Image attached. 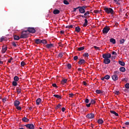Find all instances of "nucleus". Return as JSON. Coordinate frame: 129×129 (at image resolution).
<instances>
[{
  "instance_id": "obj_1",
  "label": "nucleus",
  "mask_w": 129,
  "mask_h": 129,
  "mask_svg": "<svg viewBox=\"0 0 129 129\" xmlns=\"http://www.w3.org/2000/svg\"><path fill=\"white\" fill-rule=\"evenodd\" d=\"M28 31H23L20 35V39H27L28 38Z\"/></svg>"
},
{
  "instance_id": "obj_2",
  "label": "nucleus",
  "mask_w": 129,
  "mask_h": 129,
  "mask_svg": "<svg viewBox=\"0 0 129 129\" xmlns=\"http://www.w3.org/2000/svg\"><path fill=\"white\" fill-rule=\"evenodd\" d=\"M86 8H87V6H79L78 7V9H79V11L81 14H85V9H86Z\"/></svg>"
},
{
  "instance_id": "obj_3",
  "label": "nucleus",
  "mask_w": 129,
  "mask_h": 129,
  "mask_svg": "<svg viewBox=\"0 0 129 129\" xmlns=\"http://www.w3.org/2000/svg\"><path fill=\"white\" fill-rule=\"evenodd\" d=\"M102 57H103V58H104V59H109L110 58L113 59V56H111V54H110V53L103 54Z\"/></svg>"
},
{
  "instance_id": "obj_4",
  "label": "nucleus",
  "mask_w": 129,
  "mask_h": 129,
  "mask_svg": "<svg viewBox=\"0 0 129 129\" xmlns=\"http://www.w3.org/2000/svg\"><path fill=\"white\" fill-rule=\"evenodd\" d=\"M104 11L107 14H111V15H113V10L111 8H106L104 9Z\"/></svg>"
},
{
  "instance_id": "obj_5",
  "label": "nucleus",
  "mask_w": 129,
  "mask_h": 129,
  "mask_svg": "<svg viewBox=\"0 0 129 129\" xmlns=\"http://www.w3.org/2000/svg\"><path fill=\"white\" fill-rule=\"evenodd\" d=\"M110 30V28L108 26L105 27L102 30L103 34H107L108 32H109V30Z\"/></svg>"
},
{
  "instance_id": "obj_6",
  "label": "nucleus",
  "mask_w": 129,
  "mask_h": 129,
  "mask_svg": "<svg viewBox=\"0 0 129 129\" xmlns=\"http://www.w3.org/2000/svg\"><path fill=\"white\" fill-rule=\"evenodd\" d=\"M27 32H29V33H32V34H34V33H36V30L34 27H28L27 28Z\"/></svg>"
},
{
  "instance_id": "obj_7",
  "label": "nucleus",
  "mask_w": 129,
  "mask_h": 129,
  "mask_svg": "<svg viewBox=\"0 0 129 129\" xmlns=\"http://www.w3.org/2000/svg\"><path fill=\"white\" fill-rule=\"evenodd\" d=\"M25 126L29 129H34L35 128V125L33 123L27 124L25 125Z\"/></svg>"
},
{
  "instance_id": "obj_8",
  "label": "nucleus",
  "mask_w": 129,
  "mask_h": 129,
  "mask_svg": "<svg viewBox=\"0 0 129 129\" xmlns=\"http://www.w3.org/2000/svg\"><path fill=\"white\" fill-rule=\"evenodd\" d=\"M86 117H87V118H88L89 119H91L92 118H94V113L88 114L86 115Z\"/></svg>"
},
{
  "instance_id": "obj_9",
  "label": "nucleus",
  "mask_w": 129,
  "mask_h": 129,
  "mask_svg": "<svg viewBox=\"0 0 129 129\" xmlns=\"http://www.w3.org/2000/svg\"><path fill=\"white\" fill-rule=\"evenodd\" d=\"M112 79L113 81H116L118 79V77L117 75H113L112 76Z\"/></svg>"
},
{
  "instance_id": "obj_10",
  "label": "nucleus",
  "mask_w": 129,
  "mask_h": 129,
  "mask_svg": "<svg viewBox=\"0 0 129 129\" xmlns=\"http://www.w3.org/2000/svg\"><path fill=\"white\" fill-rule=\"evenodd\" d=\"M86 62V61H85V59H80L79 61H78V64H79V65H82L85 64Z\"/></svg>"
},
{
  "instance_id": "obj_11",
  "label": "nucleus",
  "mask_w": 129,
  "mask_h": 129,
  "mask_svg": "<svg viewBox=\"0 0 129 129\" xmlns=\"http://www.w3.org/2000/svg\"><path fill=\"white\" fill-rule=\"evenodd\" d=\"M16 91H17V92L18 93V94H20L22 92V89L21 88V87H17L16 88Z\"/></svg>"
},
{
  "instance_id": "obj_12",
  "label": "nucleus",
  "mask_w": 129,
  "mask_h": 129,
  "mask_svg": "<svg viewBox=\"0 0 129 129\" xmlns=\"http://www.w3.org/2000/svg\"><path fill=\"white\" fill-rule=\"evenodd\" d=\"M35 44H37L38 45L40 44H42V40L39 39H36L34 40Z\"/></svg>"
},
{
  "instance_id": "obj_13",
  "label": "nucleus",
  "mask_w": 129,
  "mask_h": 129,
  "mask_svg": "<svg viewBox=\"0 0 129 129\" xmlns=\"http://www.w3.org/2000/svg\"><path fill=\"white\" fill-rule=\"evenodd\" d=\"M104 64H109L110 63V59L109 58H104Z\"/></svg>"
},
{
  "instance_id": "obj_14",
  "label": "nucleus",
  "mask_w": 129,
  "mask_h": 129,
  "mask_svg": "<svg viewBox=\"0 0 129 129\" xmlns=\"http://www.w3.org/2000/svg\"><path fill=\"white\" fill-rule=\"evenodd\" d=\"M22 120L23 122H28V121H29L30 119L26 117H24L22 118Z\"/></svg>"
},
{
  "instance_id": "obj_15",
  "label": "nucleus",
  "mask_w": 129,
  "mask_h": 129,
  "mask_svg": "<svg viewBox=\"0 0 129 129\" xmlns=\"http://www.w3.org/2000/svg\"><path fill=\"white\" fill-rule=\"evenodd\" d=\"M46 47L47 48V49H51V48L53 47V44H48L46 45Z\"/></svg>"
},
{
  "instance_id": "obj_16",
  "label": "nucleus",
  "mask_w": 129,
  "mask_h": 129,
  "mask_svg": "<svg viewBox=\"0 0 129 129\" xmlns=\"http://www.w3.org/2000/svg\"><path fill=\"white\" fill-rule=\"evenodd\" d=\"M8 50V47L4 46L2 48V53H5Z\"/></svg>"
},
{
  "instance_id": "obj_17",
  "label": "nucleus",
  "mask_w": 129,
  "mask_h": 129,
  "mask_svg": "<svg viewBox=\"0 0 129 129\" xmlns=\"http://www.w3.org/2000/svg\"><path fill=\"white\" fill-rule=\"evenodd\" d=\"M68 80L66 79H63L61 81V84H62V85H64L66 83H67Z\"/></svg>"
},
{
  "instance_id": "obj_18",
  "label": "nucleus",
  "mask_w": 129,
  "mask_h": 129,
  "mask_svg": "<svg viewBox=\"0 0 129 129\" xmlns=\"http://www.w3.org/2000/svg\"><path fill=\"white\" fill-rule=\"evenodd\" d=\"M20 105V102L18 100H15L14 102V106L15 107L19 106Z\"/></svg>"
},
{
  "instance_id": "obj_19",
  "label": "nucleus",
  "mask_w": 129,
  "mask_h": 129,
  "mask_svg": "<svg viewBox=\"0 0 129 129\" xmlns=\"http://www.w3.org/2000/svg\"><path fill=\"white\" fill-rule=\"evenodd\" d=\"M41 101H42V99L41 98H38L36 101V105H39L41 103Z\"/></svg>"
},
{
  "instance_id": "obj_20",
  "label": "nucleus",
  "mask_w": 129,
  "mask_h": 129,
  "mask_svg": "<svg viewBox=\"0 0 129 129\" xmlns=\"http://www.w3.org/2000/svg\"><path fill=\"white\" fill-rule=\"evenodd\" d=\"M53 13L54 15H58V14H60V11L56 9L53 11Z\"/></svg>"
},
{
  "instance_id": "obj_21",
  "label": "nucleus",
  "mask_w": 129,
  "mask_h": 129,
  "mask_svg": "<svg viewBox=\"0 0 129 129\" xmlns=\"http://www.w3.org/2000/svg\"><path fill=\"white\" fill-rule=\"evenodd\" d=\"M87 15H89V11L86 12V13H85L84 14V16H83V15H80V17H82V18H86V17L85 16H87Z\"/></svg>"
},
{
  "instance_id": "obj_22",
  "label": "nucleus",
  "mask_w": 129,
  "mask_h": 129,
  "mask_svg": "<svg viewBox=\"0 0 129 129\" xmlns=\"http://www.w3.org/2000/svg\"><path fill=\"white\" fill-rule=\"evenodd\" d=\"M53 96L54 97H56V98H58L59 99H62V96L61 95L54 94L53 95Z\"/></svg>"
},
{
  "instance_id": "obj_23",
  "label": "nucleus",
  "mask_w": 129,
  "mask_h": 129,
  "mask_svg": "<svg viewBox=\"0 0 129 129\" xmlns=\"http://www.w3.org/2000/svg\"><path fill=\"white\" fill-rule=\"evenodd\" d=\"M14 40H17V41H19V40H20V39H21V37H20V36H18V35H14Z\"/></svg>"
},
{
  "instance_id": "obj_24",
  "label": "nucleus",
  "mask_w": 129,
  "mask_h": 129,
  "mask_svg": "<svg viewBox=\"0 0 129 129\" xmlns=\"http://www.w3.org/2000/svg\"><path fill=\"white\" fill-rule=\"evenodd\" d=\"M110 113H112V114H114V115H115L116 116H118V113H116L114 111L111 110L110 111Z\"/></svg>"
},
{
  "instance_id": "obj_25",
  "label": "nucleus",
  "mask_w": 129,
  "mask_h": 129,
  "mask_svg": "<svg viewBox=\"0 0 129 129\" xmlns=\"http://www.w3.org/2000/svg\"><path fill=\"white\" fill-rule=\"evenodd\" d=\"M118 63L121 66H124L125 65V63L124 62L121 61V60H119Z\"/></svg>"
},
{
  "instance_id": "obj_26",
  "label": "nucleus",
  "mask_w": 129,
  "mask_h": 129,
  "mask_svg": "<svg viewBox=\"0 0 129 129\" xmlns=\"http://www.w3.org/2000/svg\"><path fill=\"white\" fill-rule=\"evenodd\" d=\"M88 25V21L86 19H85V23L83 24V27H86Z\"/></svg>"
},
{
  "instance_id": "obj_27",
  "label": "nucleus",
  "mask_w": 129,
  "mask_h": 129,
  "mask_svg": "<svg viewBox=\"0 0 129 129\" xmlns=\"http://www.w3.org/2000/svg\"><path fill=\"white\" fill-rule=\"evenodd\" d=\"M97 122L99 123V124H102L103 123V120L99 119L98 120Z\"/></svg>"
},
{
  "instance_id": "obj_28",
  "label": "nucleus",
  "mask_w": 129,
  "mask_h": 129,
  "mask_svg": "<svg viewBox=\"0 0 129 129\" xmlns=\"http://www.w3.org/2000/svg\"><path fill=\"white\" fill-rule=\"evenodd\" d=\"M75 30H76V32H77V33H79V32H80L81 31L80 27H79V26L76 27Z\"/></svg>"
},
{
  "instance_id": "obj_29",
  "label": "nucleus",
  "mask_w": 129,
  "mask_h": 129,
  "mask_svg": "<svg viewBox=\"0 0 129 129\" xmlns=\"http://www.w3.org/2000/svg\"><path fill=\"white\" fill-rule=\"evenodd\" d=\"M119 71H121V72H125V68L124 67H121L119 69Z\"/></svg>"
},
{
  "instance_id": "obj_30",
  "label": "nucleus",
  "mask_w": 129,
  "mask_h": 129,
  "mask_svg": "<svg viewBox=\"0 0 129 129\" xmlns=\"http://www.w3.org/2000/svg\"><path fill=\"white\" fill-rule=\"evenodd\" d=\"M110 43H112L113 44H115V39L113 38H111L110 39Z\"/></svg>"
},
{
  "instance_id": "obj_31",
  "label": "nucleus",
  "mask_w": 129,
  "mask_h": 129,
  "mask_svg": "<svg viewBox=\"0 0 129 129\" xmlns=\"http://www.w3.org/2000/svg\"><path fill=\"white\" fill-rule=\"evenodd\" d=\"M85 49V47L84 46H82V47H79L78 48V51H83V49Z\"/></svg>"
},
{
  "instance_id": "obj_32",
  "label": "nucleus",
  "mask_w": 129,
  "mask_h": 129,
  "mask_svg": "<svg viewBox=\"0 0 129 129\" xmlns=\"http://www.w3.org/2000/svg\"><path fill=\"white\" fill-rule=\"evenodd\" d=\"M104 78L106 80H108V79H109L110 78V76H109V75H107L104 76Z\"/></svg>"
},
{
  "instance_id": "obj_33",
  "label": "nucleus",
  "mask_w": 129,
  "mask_h": 129,
  "mask_svg": "<svg viewBox=\"0 0 129 129\" xmlns=\"http://www.w3.org/2000/svg\"><path fill=\"white\" fill-rule=\"evenodd\" d=\"M14 81H16V82L19 81V77H18V76L14 77Z\"/></svg>"
},
{
  "instance_id": "obj_34",
  "label": "nucleus",
  "mask_w": 129,
  "mask_h": 129,
  "mask_svg": "<svg viewBox=\"0 0 129 129\" xmlns=\"http://www.w3.org/2000/svg\"><path fill=\"white\" fill-rule=\"evenodd\" d=\"M12 85L13 86H17V85H18V83H17V81H14L12 82Z\"/></svg>"
},
{
  "instance_id": "obj_35",
  "label": "nucleus",
  "mask_w": 129,
  "mask_h": 129,
  "mask_svg": "<svg viewBox=\"0 0 129 129\" xmlns=\"http://www.w3.org/2000/svg\"><path fill=\"white\" fill-rule=\"evenodd\" d=\"M42 44H47V40L46 39L41 40Z\"/></svg>"
},
{
  "instance_id": "obj_36",
  "label": "nucleus",
  "mask_w": 129,
  "mask_h": 129,
  "mask_svg": "<svg viewBox=\"0 0 129 129\" xmlns=\"http://www.w3.org/2000/svg\"><path fill=\"white\" fill-rule=\"evenodd\" d=\"M96 92L98 94H100V93H102V91H101L100 90H96Z\"/></svg>"
},
{
  "instance_id": "obj_37",
  "label": "nucleus",
  "mask_w": 129,
  "mask_h": 129,
  "mask_svg": "<svg viewBox=\"0 0 129 129\" xmlns=\"http://www.w3.org/2000/svg\"><path fill=\"white\" fill-rule=\"evenodd\" d=\"M94 49H95V50H97L98 51H100V47H98L96 46H94Z\"/></svg>"
},
{
  "instance_id": "obj_38",
  "label": "nucleus",
  "mask_w": 129,
  "mask_h": 129,
  "mask_svg": "<svg viewBox=\"0 0 129 129\" xmlns=\"http://www.w3.org/2000/svg\"><path fill=\"white\" fill-rule=\"evenodd\" d=\"M67 29H72L73 28V25H68L66 27Z\"/></svg>"
},
{
  "instance_id": "obj_39",
  "label": "nucleus",
  "mask_w": 129,
  "mask_h": 129,
  "mask_svg": "<svg viewBox=\"0 0 129 129\" xmlns=\"http://www.w3.org/2000/svg\"><path fill=\"white\" fill-rule=\"evenodd\" d=\"M67 67H68V69H71V68L72 67V65H71V63H68L67 64Z\"/></svg>"
},
{
  "instance_id": "obj_40",
  "label": "nucleus",
  "mask_w": 129,
  "mask_h": 129,
  "mask_svg": "<svg viewBox=\"0 0 129 129\" xmlns=\"http://www.w3.org/2000/svg\"><path fill=\"white\" fill-rule=\"evenodd\" d=\"M95 102H96L95 100H94V99H92L91 100L90 103L91 104H95Z\"/></svg>"
},
{
  "instance_id": "obj_41",
  "label": "nucleus",
  "mask_w": 129,
  "mask_h": 129,
  "mask_svg": "<svg viewBox=\"0 0 129 129\" xmlns=\"http://www.w3.org/2000/svg\"><path fill=\"white\" fill-rule=\"evenodd\" d=\"M63 4L64 5H69V2H68V1L67 0H63Z\"/></svg>"
},
{
  "instance_id": "obj_42",
  "label": "nucleus",
  "mask_w": 129,
  "mask_h": 129,
  "mask_svg": "<svg viewBox=\"0 0 129 129\" xmlns=\"http://www.w3.org/2000/svg\"><path fill=\"white\" fill-rule=\"evenodd\" d=\"M125 88H126L127 89H129V84L128 83H126L125 85Z\"/></svg>"
},
{
  "instance_id": "obj_43",
  "label": "nucleus",
  "mask_w": 129,
  "mask_h": 129,
  "mask_svg": "<svg viewBox=\"0 0 129 129\" xmlns=\"http://www.w3.org/2000/svg\"><path fill=\"white\" fill-rule=\"evenodd\" d=\"M84 57H88L89 56V54H88V53H85L83 54Z\"/></svg>"
},
{
  "instance_id": "obj_44",
  "label": "nucleus",
  "mask_w": 129,
  "mask_h": 129,
  "mask_svg": "<svg viewBox=\"0 0 129 129\" xmlns=\"http://www.w3.org/2000/svg\"><path fill=\"white\" fill-rule=\"evenodd\" d=\"M16 108L18 110H22V107L21 106H16Z\"/></svg>"
},
{
  "instance_id": "obj_45",
  "label": "nucleus",
  "mask_w": 129,
  "mask_h": 129,
  "mask_svg": "<svg viewBox=\"0 0 129 129\" xmlns=\"http://www.w3.org/2000/svg\"><path fill=\"white\" fill-rule=\"evenodd\" d=\"M124 43V39H121L120 40V44H123Z\"/></svg>"
},
{
  "instance_id": "obj_46",
  "label": "nucleus",
  "mask_w": 129,
  "mask_h": 129,
  "mask_svg": "<svg viewBox=\"0 0 129 129\" xmlns=\"http://www.w3.org/2000/svg\"><path fill=\"white\" fill-rule=\"evenodd\" d=\"M63 56V53L60 52L58 54V57H60V58H62V56Z\"/></svg>"
},
{
  "instance_id": "obj_47",
  "label": "nucleus",
  "mask_w": 129,
  "mask_h": 129,
  "mask_svg": "<svg viewBox=\"0 0 129 129\" xmlns=\"http://www.w3.org/2000/svg\"><path fill=\"white\" fill-rule=\"evenodd\" d=\"M12 45H13L14 47H17V44H16V42H13L12 43Z\"/></svg>"
},
{
  "instance_id": "obj_48",
  "label": "nucleus",
  "mask_w": 129,
  "mask_h": 129,
  "mask_svg": "<svg viewBox=\"0 0 129 129\" xmlns=\"http://www.w3.org/2000/svg\"><path fill=\"white\" fill-rule=\"evenodd\" d=\"M60 107H61V104H58L56 106L55 109H58V108H60Z\"/></svg>"
},
{
  "instance_id": "obj_49",
  "label": "nucleus",
  "mask_w": 129,
  "mask_h": 129,
  "mask_svg": "<svg viewBox=\"0 0 129 129\" xmlns=\"http://www.w3.org/2000/svg\"><path fill=\"white\" fill-rule=\"evenodd\" d=\"M21 66L24 67V66L26 65V63L24 62V61H22L21 63Z\"/></svg>"
},
{
  "instance_id": "obj_50",
  "label": "nucleus",
  "mask_w": 129,
  "mask_h": 129,
  "mask_svg": "<svg viewBox=\"0 0 129 129\" xmlns=\"http://www.w3.org/2000/svg\"><path fill=\"white\" fill-rule=\"evenodd\" d=\"M2 101L3 102H6L7 101V98L5 97L4 98L2 99Z\"/></svg>"
},
{
  "instance_id": "obj_51",
  "label": "nucleus",
  "mask_w": 129,
  "mask_h": 129,
  "mask_svg": "<svg viewBox=\"0 0 129 129\" xmlns=\"http://www.w3.org/2000/svg\"><path fill=\"white\" fill-rule=\"evenodd\" d=\"M114 93L116 95H118V94H119V91H116L114 92Z\"/></svg>"
},
{
  "instance_id": "obj_52",
  "label": "nucleus",
  "mask_w": 129,
  "mask_h": 129,
  "mask_svg": "<svg viewBox=\"0 0 129 129\" xmlns=\"http://www.w3.org/2000/svg\"><path fill=\"white\" fill-rule=\"evenodd\" d=\"M53 87H55V88H58V87L57 86V85L56 84H52Z\"/></svg>"
},
{
  "instance_id": "obj_53",
  "label": "nucleus",
  "mask_w": 129,
  "mask_h": 129,
  "mask_svg": "<svg viewBox=\"0 0 129 129\" xmlns=\"http://www.w3.org/2000/svg\"><path fill=\"white\" fill-rule=\"evenodd\" d=\"M78 59V56H75L74 57V60H75V61H76V60H77Z\"/></svg>"
},
{
  "instance_id": "obj_54",
  "label": "nucleus",
  "mask_w": 129,
  "mask_h": 129,
  "mask_svg": "<svg viewBox=\"0 0 129 129\" xmlns=\"http://www.w3.org/2000/svg\"><path fill=\"white\" fill-rule=\"evenodd\" d=\"M112 55H114L115 56H116L117 55V53L115 51H112Z\"/></svg>"
},
{
  "instance_id": "obj_55",
  "label": "nucleus",
  "mask_w": 129,
  "mask_h": 129,
  "mask_svg": "<svg viewBox=\"0 0 129 129\" xmlns=\"http://www.w3.org/2000/svg\"><path fill=\"white\" fill-rule=\"evenodd\" d=\"M4 40H5V37H4V36H2V37L1 38L0 42H3V41H4Z\"/></svg>"
},
{
  "instance_id": "obj_56",
  "label": "nucleus",
  "mask_w": 129,
  "mask_h": 129,
  "mask_svg": "<svg viewBox=\"0 0 129 129\" xmlns=\"http://www.w3.org/2000/svg\"><path fill=\"white\" fill-rule=\"evenodd\" d=\"M74 96V94L73 93L69 94V97H73Z\"/></svg>"
},
{
  "instance_id": "obj_57",
  "label": "nucleus",
  "mask_w": 129,
  "mask_h": 129,
  "mask_svg": "<svg viewBox=\"0 0 129 129\" xmlns=\"http://www.w3.org/2000/svg\"><path fill=\"white\" fill-rule=\"evenodd\" d=\"M119 74V72L118 71H115L114 72V75H116V74Z\"/></svg>"
},
{
  "instance_id": "obj_58",
  "label": "nucleus",
  "mask_w": 129,
  "mask_h": 129,
  "mask_svg": "<svg viewBox=\"0 0 129 129\" xmlns=\"http://www.w3.org/2000/svg\"><path fill=\"white\" fill-rule=\"evenodd\" d=\"M85 103H88V102H89V99H88V98H86V99H85Z\"/></svg>"
},
{
  "instance_id": "obj_59",
  "label": "nucleus",
  "mask_w": 129,
  "mask_h": 129,
  "mask_svg": "<svg viewBox=\"0 0 129 129\" xmlns=\"http://www.w3.org/2000/svg\"><path fill=\"white\" fill-rule=\"evenodd\" d=\"M87 107H90V105H91V103L87 104L86 105Z\"/></svg>"
},
{
  "instance_id": "obj_60",
  "label": "nucleus",
  "mask_w": 129,
  "mask_h": 129,
  "mask_svg": "<svg viewBox=\"0 0 129 129\" xmlns=\"http://www.w3.org/2000/svg\"><path fill=\"white\" fill-rule=\"evenodd\" d=\"M83 85H85V86H86L87 85V83H86V82H85V81L83 82Z\"/></svg>"
},
{
  "instance_id": "obj_61",
  "label": "nucleus",
  "mask_w": 129,
  "mask_h": 129,
  "mask_svg": "<svg viewBox=\"0 0 129 129\" xmlns=\"http://www.w3.org/2000/svg\"><path fill=\"white\" fill-rule=\"evenodd\" d=\"M94 13H95V14H98V13H99V11H98V10H95L94 11Z\"/></svg>"
},
{
  "instance_id": "obj_62",
  "label": "nucleus",
  "mask_w": 129,
  "mask_h": 129,
  "mask_svg": "<svg viewBox=\"0 0 129 129\" xmlns=\"http://www.w3.org/2000/svg\"><path fill=\"white\" fill-rule=\"evenodd\" d=\"M78 8H74L73 9V12H76V10H78Z\"/></svg>"
},
{
  "instance_id": "obj_63",
  "label": "nucleus",
  "mask_w": 129,
  "mask_h": 129,
  "mask_svg": "<svg viewBox=\"0 0 129 129\" xmlns=\"http://www.w3.org/2000/svg\"><path fill=\"white\" fill-rule=\"evenodd\" d=\"M12 60H13V57H11L10 59L8 60V63H11Z\"/></svg>"
},
{
  "instance_id": "obj_64",
  "label": "nucleus",
  "mask_w": 129,
  "mask_h": 129,
  "mask_svg": "<svg viewBox=\"0 0 129 129\" xmlns=\"http://www.w3.org/2000/svg\"><path fill=\"white\" fill-rule=\"evenodd\" d=\"M61 110H62V112H64V111H65V108L64 107H62L61 108Z\"/></svg>"
}]
</instances>
